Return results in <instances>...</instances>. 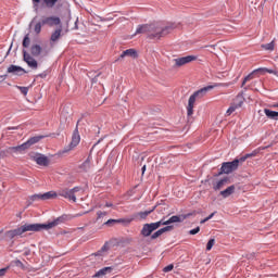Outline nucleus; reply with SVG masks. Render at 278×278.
Here are the masks:
<instances>
[{
    "instance_id": "nucleus-1",
    "label": "nucleus",
    "mask_w": 278,
    "mask_h": 278,
    "mask_svg": "<svg viewBox=\"0 0 278 278\" xmlns=\"http://www.w3.org/2000/svg\"><path fill=\"white\" fill-rule=\"evenodd\" d=\"M60 223H62L61 218L48 224H24L15 229L7 231L5 236L9 238V240H14V238H18V236L26 233V231H42V229H53V227H58Z\"/></svg>"
},
{
    "instance_id": "nucleus-2",
    "label": "nucleus",
    "mask_w": 278,
    "mask_h": 278,
    "mask_svg": "<svg viewBox=\"0 0 278 278\" xmlns=\"http://www.w3.org/2000/svg\"><path fill=\"white\" fill-rule=\"evenodd\" d=\"M217 86H224L227 88L231 86V83L210 85L204 88H201L198 91H194L193 94H191L188 100L187 116H192V114H194V103H197V101H201V99H203V97H205L207 92H210V90H214V88H217Z\"/></svg>"
},
{
    "instance_id": "nucleus-3",
    "label": "nucleus",
    "mask_w": 278,
    "mask_h": 278,
    "mask_svg": "<svg viewBox=\"0 0 278 278\" xmlns=\"http://www.w3.org/2000/svg\"><path fill=\"white\" fill-rule=\"evenodd\" d=\"M173 29H177V25L175 23L164 24L162 22H157L155 24H150L149 38L152 40H160V38L168 36Z\"/></svg>"
},
{
    "instance_id": "nucleus-4",
    "label": "nucleus",
    "mask_w": 278,
    "mask_h": 278,
    "mask_svg": "<svg viewBox=\"0 0 278 278\" xmlns=\"http://www.w3.org/2000/svg\"><path fill=\"white\" fill-rule=\"evenodd\" d=\"M81 187H74L73 189L63 188L58 191L59 197H63V199H68V201H73V203H77L76 192H79Z\"/></svg>"
},
{
    "instance_id": "nucleus-5",
    "label": "nucleus",
    "mask_w": 278,
    "mask_h": 278,
    "mask_svg": "<svg viewBox=\"0 0 278 278\" xmlns=\"http://www.w3.org/2000/svg\"><path fill=\"white\" fill-rule=\"evenodd\" d=\"M45 138L43 136H37L29 138L26 142L17 146V147H11L9 148V151L21 152L29 149V147H33V144H37V142H40Z\"/></svg>"
},
{
    "instance_id": "nucleus-6",
    "label": "nucleus",
    "mask_w": 278,
    "mask_h": 278,
    "mask_svg": "<svg viewBox=\"0 0 278 278\" xmlns=\"http://www.w3.org/2000/svg\"><path fill=\"white\" fill-rule=\"evenodd\" d=\"M161 227H162V223L160 222L144 224L142 226L140 233L142 238H149V236H152L153 231H156V229H160Z\"/></svg>"
},
{
    "instance_id": "nucleus-7",
    "label": "nucleus",
    "mask_w": 278,
    "mask_h": 278,
    "mask_svg": "<svg viewBox=\"0 0 278 278\" xmlns=\"http://www.w3.org/2000/svg\"><path fill=\"white\" fill-rule=\"evenodd\" d=\"M197 55H187L174 59L173 62L175 68H181V66H186V64H190L191 62H197Z\"/></svg>"
},
{
    "instance_id": "nucleus-8",
    "label": "nucleus",
    "mask_w": 278,
    "mask_h": 278,
    "mask_svg": "<svg viewBox=\"0 0 278 278\" xmlns=\"http://www.w3.org/2000/svg\"><path fill=\"white\" fill-rule=\"evenodd\" d=\"M244 104V96L242 93H239L235 99L229 109L227 110L226 114L227 116H231V113L237 111L239 108H241Z\"/></svg>"
},
{
    "instance_id": "nucleus-9",
    "label": "nucleus",
    "mask_w": 278,
    "mask_h": 278,
    "mask_svg": "<svg viewBox=\"0 0 278 278\" xmlns=\"http://www.w3.org/2000/svg\"><path fill=\"white\" fill-rule=\"evenodd\" d=\"M238 170V161L223 163L219 175H229Z\"/></svg>"
},
{
    "instance_id": "nucleus-10",
    "label": "nucleus",
    "mask_w": 278,
    "mask_h": 278,
    "mask_svg": "<svg viewBox=\"0 0 278 278\" xmlns=\"http://www.w3.org/2000/svg\"><path fill=\"white\" fill-rule=\"evenodd\" d=\"M23 60L27 64L29 68L33 71L38 70V61L35 60V58L27 52V50H23Z\"/></svg>"
},
{
    "instance_id": "nucleus-11",
    "label": "nucleus",
    "mask_w": 278,
    "mask_h": 278,
    "mask_svg": "<svg viewBox=\"0 0 278 278\" xmlns=\"http://www.w3.org/2000/svg\"><path fill=\"white\" fill-rule=\"evenodd\" d=\"M62 20L58 16H43L41 17V25H48V27H55V25H60Z\"/></svg>"
},
{
    "instance_id": "nucleus-12",
    "label": "nucleus",
    "mask_w": 278,
    "mask_h": 278,
    "mask_svg": "<svg viewBox=\"0 0 278 278\" xmlns=\"http://www.w3.org/2000/svg\"><path fill=\"white\" fill-rule=\"evenodd\" d=\"M79 142H81V137L79 136V129L76 127L72 136L68 151H73V149H75Z\"/></svg>"
},
{
    "instance_id": "nucleus-13",
    "label": "nucleus",
    "mask_w": 278,
    "mask_h": 278,
    "mask_svg": "<svg viewBox=\"0 0 278 278\" xmlns=\"http://www.w3.org/2000/svg\"><path fill=\"white\" fill-rule=\"evenodd\" d=\"M7 73L11 74V75H25V73H27V71H25V68L18 66V65H10L7 70Z\"/></svg>"
},
{
    "instance_id": "nucleus-14",
    "label": "nucleus",
    "mask_w": 278,
    "mask_h": 278,
    "mask_svg": "<svg viewBox=\"0 0 278 278\" xmlns=\"http://www.w3.org/2000/svg\"><path fill=\"white\" fill-rule=\"evenodd\" d=\"M162 225H173V223H184V219L181 218V215H174L168 220L161 219L159 220Z\"/></svg>"
},
{
    "instance_id": "nucleus-15",
    "label": "nucleus",
    "mask_w": 278,
    "mask_h": 278,
    "mask_svg": "<svg viewBox=\"0 0 278 278\" xmlns=\"http://www.w3.org/2000/svg\"><path fill=\"white\" fill-rule=\"evenodd\" d=\"M166 231H173V226H166L156 230L154 233L151 235V240H157V238H160V236H162L163 233H166Z\"/></svg>"
},
{
    "instance_id": "nucleus-16",
    "label": "nucleus",
    "mask_w": 278,
    "mask_h": 278,
    "mask_svg": "<svg viewBox=\"0 0 278 278\" xmlns=\"http://www.w3.org/2000/svg\"><path fill=\"white\" fill-rule=\"evenodd\" d=\"M62 37V28L55 29L50 37V45L53 47L58 40Z\"/></svg>"
},
{
    "instance_id": "nucleus-17",
    "label": "nucleus",
    "mask_w": 278,
    "mask_h": 278,
    "mask_svg": "<svg viewBox=\"0 0 278 278\" xmlns=\"http://www.w3.org/2000/svg\"><path fill=\"white\" fill-rule=\"evenodd\" d=\"M134 220V217L132 218H121V219H109L104 223V225H113V223H123L124 225H129L131 224Z\"/></svg>"
},
{
    "instance_id": "nucleus-18",
    "label": "nucleus",
    "mask_w": 278,
    "mask_h": 278,
    "mask_svg": "<svg viewBox=\"0 0 278 278\" xmlns=\"http://www.w3.org/2000/svg\"><path fill=\"white\" fill-rule=\"evenodd\" d=\"M137 34H147L148 38H149V34H150V24H143V25H139L136 29L135 36H137Z\"/></svg>"
},
{
    "instance_id": "nucleus-19",
    "label": "nucleus",
    "mask_w": 278,
    "mask_h": 278,
    "mask_svg": "<svg viewBox=\"0 0 278 278\" xmlns=\"http://www.w3.org/2000/svg\"><path fill=\"white\" fill-rule=\"evenodd\" d=\"M152 212H155V206L150 211H143L135 214L132 218L134 220H136V218H139L140 220H144L147 216H149V214H152Z\"/></svg>"
},
{
    "instance_id": "nucleus-20",
    "label": "nucleus",
    "mask_w": 278,
    "mask_h": 278,
    "mask_svg": "<svg viewBox=\"0 0 278 278\" xmlns=\"http://www.w3.org/2000/svg\"><path fill=\"white\" fill-rule=\"evenodd\" d=\"M35 162L39 166H49V159L45 155L35 156Z\"/></svg>"
},
{
    "instance_id": "nucleus-21",
    "label": "nucleus",
    "mask_w": 278,
    "mask_h": 278,
    "mask_svg": "<svg viewBox=\"0 0 278 278\" xmlns=\"http://www.w3.org/2000/svg\"><path fill=\"white\" fill-rule=\"evenodd\" d=\"M40 53H42V47H40V45H33L30 47V55H33L34 58H38Z\"/></svg>"
},
{
    "instance_id": "nucleus-22",
    "label": "nucleus",
    "mask_w": 278,
    "mask_h": 278,
    "mask_svg": "<svg viewBox=\"0 0 278 278\" xmlns=\"http://www.w3.org/2000/svg\"><path fill=\"white\" fill-rule=\"evenodd\" d=\"M138 58V52L136 49H127L122 52L121 58Z\"/></svg>"
},
{
    "instance_id": "nucleus-23",
    "label": "nucleus",
    "mask_w": 278,
    "mask_h": 278,
    "mask_svg": "<svg viewBox=\"0 0 278 278\" xmlns=\"http://www.w3.org/2000/svg\"><path fill=\"white\" fill-rule=\"evenodd\" d=\"M233 192H236V186H230L228 187L226 190L220 191V195L224 199H227L228 197H231V194H233Z\"/></svg>"
},
{
    "instance_id": "nucleus-24",
    "label": "nucleus",
    "mask_w": 278,
    "mask_h": 278,
    "mask_svg": "<svg viewBox=\"0 0 278 278\" xmlns=\"http://www.w3.org/2000/svg\"><path fill=\"white\" fill-rule=\"evenodd\" d=\"M264 113H265V116H267V118H270L271 121H278L277 111H270V109H265Z\"/></svg>"
},
{
    "instance_id": "nucleus-25",
    "label": "nucleus",
    "mask_w": 278,
    "mask_h": 278,
    "mask_svg": "<svg viewBox=\"0 0 278 278\" xmlns=\"http://www.w3.org/2000/svg\"><path fill=\"white\" fill-rule=\"evenodd\" d=\"M41 198H42V201H49L51 199H58V192L48 191L46 193H42Z\"/></svg>"
},
{
    "instance_id": "nucleus-26",
    "label": "nucleus",
    "mask_w": 278,
    "mask_h": 278,
    "mask_svg": "<svg viewBox=\"0 0 278 278\" xmlns=\"http://www.w3.org/2000/svg\"><path fill=\"white\" fill-rule=\"evenodd\" d=\"M261 49H264V51H275V40L269 43L261 45Z\"/></svg>"
},
{
    "instance_id": "nucleus-27",
    "label": "nucleus",
    "mask_w": 278,
    "mask_h": 278,
    "mask_svg": "<svg viewBox=\"0 0 278 278\" xmlns=\"http://www.w3.org/2000/svg\"><path fill=\"white\" fill-rule=\"evenodd\" d=\"M108 273H112V267H104L100 269L98 273L93 275V277H103V275H108Z\"/></svg>"
},
{
    "instance_id": "nucleus-28",
    "label": "nucleus",
    "mask_w": 278,
    "mask_h": 278,
    "mask_svg": "<svg viewBox=\"0 0 278 278\" xmlns=\"http://www.w3.org/2000/svg\"><path fill=\"white\" fill-rule=\"evenodd\" d=\"M225 184H227L226 179L219 180L216 185L213 186L214 190H220L225 187Z\"/></svg>"
},
{
    "instance_id": "nucleus-29",
    "label": "nucleus",
    "mask_w": 278,
    "mask_h": 278,
    "mask_svg": "<svg viewBox=\"0 0 278 278\" xmlns=\"http://www.w3.org/2000/svg\"><path fill=\"white\" fill-rule=\"evenodd\" d=\"M60 0H43V3L46 5V8H55V4L59 2Z\"/></svg>"
},
{
    "instance_id": "nucleus-30",
    "label": "nucleus",
    "mask_w": 278,
    "mask_h": 278,
    "mask_svg": "<svg viewBox=\"0 0 278 278\" xmlns=\"http://www.w3.org/2000/svg\"><path fill=\"white\" fill-rule=\"evenodd\" d=\"M23 47L24 49H27L29 45H31V39L29 38V34H27L23 39Z\"/></svg>"
},
{
    "instance_id": "nucleus-31",
    "label": "nucleus",
    "mask_w": 278,
    "mask_h": 278,
    "mask_svg": "<svg viewBox=\"0 0 278 278\" xmlns=\"http://www.w3.org/2000/svg\"><path fill=\"white\" fill-rule=\"evenodd\" d=\"M108 216V212L105 211H98L97 212V222L101 220L102 218H105Z\"/></svg>"
},
{
    "instance_id": "nucleus-32",
    "label": "nucleus",
    "mask_w": 278,
    "mask_h": 278,
    "mask_svg": "<svg viewBox=\"0 0 278 278\" xmlns=\"http://www.w3.org/2000/svg\"><path fill=\"white\" fill-rule=\"evenodd\" d=\"M80 168H83V170H88L90 168V156H88V159L80 165Z\"/></svg>"
},
{
    "instance_id": "nucleus-33",
    "label": "nucleus",
    "mask_w": 278,
    "mask_h": 278,
    "mask_svg": "<svg viewBox=\"0 0 278 278\" xmlns=\"http://www.w3.org/2000/svg\"><path fill=\"white\" fill-rule=\"evenodd\" d=\"M17 90L24 94V97H27V93L29 92V87H21L16 86Z\"/></svg>"
},
{
    "instance_id": "nucleus-34",
    "label": "nucleus",
    "mask_w": 278,
    "mask_h": 278,
    "mask_svg": "<svg viewBox=\"0 0 278 278\" xmlns=\"http://www.w3.org/2000/svg\"><path fill=\"white\" fill-rule=\"evenodd\" d=\"M45 25L42 24V22L40 21L39 23H37L36 25H35V33L36 34H40L41 31H42V27H43Z\"/></svg>"
},
{
    "instance_id": "nucleus-35",
    "label": "nucleus",
    "mask_w": 278,
    "mask_h": 278,
    "mask_svg": "<svg viewBox=\"0 0 278 278\" xmlns=\"http://www.w3.org/2000/svg\"><path fill=\"white\" fill-rule=\"evenodd\" d=\"M31 201H42V193L33 194L29 197Z\"/></svg>"
},
{
    "instance_id": "nucleus-36",
    "label": "nucleus",
    "mask_w": 278,
    "mask_h": 278,
    "mask_svg": "<svg viewBox=\"0 0 278 278\" xmlns=\"http://www.w3.org/2000/svg\"><path fill=\"white\" fill-rule=\"evenodd\" d=\"M214 244H216V240L211 239L206 244V251H212V248L214 247Z\"/></svg>"
},
{
    "instance_id": "nucleus-37",
    "label": "nucleus",
    "mask_w": 278,
    "mask_h": 278,
    "mask_svg": "<svg viewBox=\"0 0 278 278\" xmlns=\"http://www.w3.org/2000/svg\"><path fill=\"white\" fill-rule=\"evenodd\" d=\"M235 162H238V166H240V164H243V162H247V156H241L240 159H235Z\"/></svg>"
},
{
    "instance_id": "nucleus-38",
    "label": "nucleus",
    "mask_w": 278,
    "mask_h": 278,
    "mask_svg": "<svg viewBox=\"0 0 278 278\" xmlns=\"http://www.w3.org/2000/svg\"><path fill=\"white\" fill-rule=\"evenodd\" d=\"M251 79H253V74H249L248 76H245L242 81V86H244L247 81H251Z\"/></svg>"
},
{
    "instance_id": "nucleus-39",
    "label": "nucleus",
    "mask_w": 278,
    "mask_h": 278,
    "mask_svg": "<svg viewBox=\"0 0 278 278\" xmlns=\"http://www.w3.org/2000/svg\"><path fill=\"white\" fill-rule=\"evenodd\" d=\"M199 231H201V227H197L194 229H191L189 231L190 236H197V233H199Z\"/></svg>"
},
{
    "instance_id": "nucleus-40",
    "label": "nucleus",
    "mask_w": 278,
    "mask_h": 278,
    "mask_svg": "<svg viewBox=\"0 0 278 278\" xmlns=\"http://www.w3.org/2000/svg\"><path fill=\"white\" fill-rule=\"evenodd\" d=\"M173 268H175V266L173 264L167 265L166 267L163 268L164 273H170V270H173Z\"/></svg>"
},
{
    "instance_id": "nucleus-41",
    "label": "nucleus",
    "mask_w": 278,
    "mask_h": 278,
    "mask_svg": "<svg viewBox=\"0 0 278 278\" xmlns=\"http://www.w3.org/2000/svg\"><path fill=\"white\" fill-rule=\"evenodd\" d=\"M212 218H214V213H212L208 217L202 219L200 223H201V225H203V224L207 223V220H212Z\"/></svg>"
},
{
    "instance_id": "nucleus-42",
    "label": "nucleus",
    "mask_w": 278,
    "mask_h": 278,
    "mask_svg": "<svg viewBox=\"0 0 278 278\" xmlns=\"http://www.w3.org/2000/svg\"><path fill=\"white\" fill-rule=\"evenodd\" d=\"M266 72L269 73L270 75H276V77H278V71L277 70H268V68H266Z\"/></svg>"
},
{
    "instance_id": "nucleus-43",
    "label": "nucleus",
    "mask_w": 278,
    "mask_h": 278,
    "mask_svg": "<svg viewBox=\"0 0 278 278\" xmlns=\"http://www.w3.org/2000/svg\"><path fill=\"white\" fill-rule=\"evenodd\" d=\"M5 273H8V268L0 269V277L5 276Z\"/></svg>"
},
{
    "instance_id": "nucleus-44",
    "label": "nucleus",
    "mask_w": 278,
    "mask_h": 278,
    "mask_svg": "<svg viewBox=\"0 0 278 278\" xmlns=\"http://www.w3.org/2000/svg\"><path fill=\"white\" fill-rule=\"evenodd\" d=\"M180 216H181L182 220H186V218H190V216H192V213L180 215Z\"/></svg>"
},
{
    "instance_id": "nucleus-45",
    "label": "nucleus",
    "mask_w": 278,
    "mask_h": 278,
    "mask_svg": "<svg viewBox=\"0 0 278 278\" xmlns=\"http://www.w3.org/2000/svg\"><path fill=\"white\" fill-rule=\"evenodd\" d=\"M257 153H260V151L258 150H254L253 152L250 153V155L252 157H255L257 155Z\"/></svg>"
},
{
    "instance_id": "nucleus-46",
    "label": "nucleus",
    "mask_w": 278,
    "mask_h": 278,
    "mask_svg": "<svg viewBox=\"0 0 278 278\" xmlns=\"http://www.w3.org/2000/svg\"><path fill=\"white\" fill-rule=\"evenodd\" d=\"M141 170H142V175H144V170H147V165H143Z\"/></svg>"
},
{
    "instance_id": "nucleus-47",
    "label": "nucleus",
    "mask_w": 278,
    "mask_h": 278,
    "mask_svg": "<svg viewBox=\"0 0 278 278\" xmlns=\"http://www.w3.org/2000/svg\"><path fill=\"white\" fill-rule=\"evenodd\" d=\"M249 157H253L251 156V153L245 154V160H249Z\"/></svg>"
},
{
    "instance_id": "nucleus-48",
    "label": "nucleus",
    "mask_w": 278,
    "mask_h": 278,
    "mask_svg": "<svg viewBox=\"0 0 278 278\" xmlns=\"http://www.w3.org/2000/svg\"><path fill=\"white\" fill-rule=\"evenodd\" d=\"M112 205H113L112 203H106L105 207H112Z\"/></svg>"
},
{
    "instance_id": "nucleus-49",
    "label": "nucleus",
    "mask_w": 278,
    "mask_h": 278,
    "mask_svg": "<svg viewBox=\"0 0 278 278\" xmlns=\"http://www.w3.org/2000/svg\"><path fill=\"white\" fill-rule=\"evenodd\" d=\"M33 3L38 4V3H40V0H33Z\"/></svg>"
},
{
    "instance_id": "nucleus-50",
    "label": "nucleus",
    "mask_w": 278,
    "mask_h": 278,
    "mask_svg": "<svg viewBox=\"0 0 278 278\" xmlns=\"http://www.w3.org/2000/svg\"><path fill=\"white\" fill-rule=\"evenodd\" d=\"M92 84H97V77L92 78Z\"/></svg>"
},
{
    "instance_id": "nucleus-51",
    "label": "nucleus",
    "mask_w": 278,
    "mask_h": 278,
    "mask_svg": "<svg viewBox=\"0 0 278 278\" xmlns=\"http://www.w3.org/2000/svg\"><path fill=\"white\" fill-rule=\"evenodd\" d=\"M77 216H84V214H78Z\"/></svg>"
}]
</instances>
